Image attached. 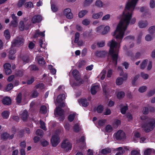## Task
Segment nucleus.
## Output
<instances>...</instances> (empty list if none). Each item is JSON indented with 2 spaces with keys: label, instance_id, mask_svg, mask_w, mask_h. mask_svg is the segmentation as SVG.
Returning <instances> with one entry per match:
<instances>
[{
  "label": "nucleus",
  "instance_id": "nucleus-1",
  "mask_svg": "<svg viewBox=\"0 0 155 155\" xmlns=\"http://www.w3.org/2000/svg\"><path fill=\"white\" fill-rule=\"evenodd\" d=\"M138 1V0H132L127 3L125 10L123 12L122 17L113 35L114 36L116 34L117 32H119L116 37L117 40L120 39L121 41L123 38L124 32L127 29L130 21L131 24H134L135 23V18H134L132 19L131 18L133 12Z\"/></svg>",
  "mask_w": 155,
  "mask_h": 155
},
{
  "label": "nucleus",
  "instance_id": "nucleus-2",
  "mask_svg": "<svg viewBox=\"0 0 155 155\" xmlns=\"http://www.w3.org/2000/svg\"><path fill=\"white\" fill-rule=\"evenodd\" d=\"M117 35L115 36L117 42L115 41L114 39H112L110 41H109L107 43V46L110 47L108 55H110L112 58V62L114 64L115 66L117 64V60L118 57V53L117 52V48L118 43L120 44V40H117L116 38ZM122 39H121L122 40ZM122 40H121V41Z\"/></svg>",
  "mask_w": 155,
  "mask_h": 155
},
{
  "label": "nucleus",
  "instance_id": "nucleus-3",
  "mask_svg": "<svg viewBox=\"0 0 155 155\" xmlns=\"http://www.w3.org/2000/svg\"><path fill=\"white\" fill-rule=\"evenodd\" d=\"M141 119L143 122L142 124V128L146 133H148L153 130L155 126V121L153 120L149 121V119L146 116L140 117Z\"/></svg>",
  "mask_w": 155,
  "mask_h": 155
},
{
  "label": "nucleus",
  "instance_id": "nucleus-4",
  "mask_svg": "<svg viewBox=\"0 0 155 155\" xmlns=\"http://www.w3.org/2000/svg\"><path fill=\"white\" fill-rule=\"evenodd\" d=\"M65 98V95L64 93L59 94L58 96L56 101L57 103L58 104L59 106L61 107H64L65 106V103L64 101Z\"/></svg>",
  "mask_w": 155,
  "mask_h": 155
},
{
  "label": "nucleus",
  "instance_id": "nucleus-5",
  "mask_svg": "<svg viewBox=\"0 0 155 155\" xmlns=\"http://www.w3.org/2000/svg\"><path fill=\"white\" fill-rule=\"evenodd\" d=\"M61 147L66 152L70 150L72 148V144L70 142L67 141V139L63 140L61 144Z\"/></svg>",
  "mask_w": 155,
  "mask_h": 155
},
{
  "label": "nucleus",
  "instance_id": "nucleus-6",
  "mask_svg": "<svg viewBox=\"0 0 155 155\" xmlns=\"http://www.w3.org/2000/svg\"><path fill=\"white\" fill-rule=\"evenodd\" d=\"M24 39L22 38L18 37L14 40L12 42V47L19 46L23 45Z\"/></svg>",
  "mask_w": 155,
  "mask_h": 155
},
{
  "label": "nucleus",
  "instance_id": "nucleus-7",
  "mask_svg": "<svg viewBox=\"0 0 155 155\" xmlns=\"http://www.w3.org/2000/svg\"><path fill=\"white\" fill-rule=\"evenodd\" d=\"M51 142L52 146L53 147H56L60 142V138L57 135H54L52 136Z\"/></svg>",
  "mask_w": 155,
  "mask_h": 155
},
{
  "label": "nucleus",
  "instance_id": "nucleus-8",
  "mask_svg": "<svg viewBox=\"0 0 155 155\" xmlns=\"http://www.w3.org/2000/svg\"><path fill=\"white\" fill-rule=\"evenodd\" d=\"M127 55L130 57V59L132 61H134L136 59L139 58L141 55L140 53L139 52H137L135 54V56L134 54L131 51H129L127 53Z\"/></svg>",
  "mask_w": 155,
  "mask_h": 155
},
{
  "label": "nucleus",
  "instance_id": "nucleus-9",
  "mask_svg": "<svg viewBox=\"0 0 155 155\" xmlns=\"http://www.w3.org/2000/svg\"><path fill=\"white\" fill-rule=\"evenodd\" d=\"M125 136V133L121 130H119L116 133L115 137L117 140H121L124 138Z\"/></svg>",
  "mask_w": 155,
  "mask_h": 155
},
{
  "label": "nucleus",
  "instance_id": "nucleus-10",
  "mask_svg": "<svg viewBox=\"0 0 155 155\" xmlns=\"http://www.w3.org/2000/svg\"><path fill=\"white\" fill-rule=\"evenodd\" d=\"M71 10L69 8H67L63 11L64 15H65L67 18L68 19H71L73 18V15L71 12Z\"/></svg>",
  "mask_w": 155,
  "mask_h": 155
},
{
  "label": "nucleus",
  "instance_id": "nucleus-11",
  "mask_svg": "<svg viewBox=\"0 0 155 155\" xmlns=\"http://www.w3.org/2000/svg\"><path fill=\"white\" fill-rule=\"evenodd\" d=\"M5 74L6 75H9L12 73L11 69V65L9 63H6L3 66Z\"/></svg>",
  "mask_w": 155,
  "mask_h": 155
},
{
  "label": "nucleus",
  "instance_id": "nucleus-12",
  "mask_svg": "<svg viewBox=\"0 0 155 155\" xmlns=\"http://www.w3.org/2000/svg\"><path fill=\"white\" fill-rule=\"evenodd\" d=\"M42 20V16L40 15H36L33 17L31 21L33 23L35 24L40 22Z\"/></svg>",
  "mask_w": 155,
  "mask_h": 155
},
{
  "label": "nucleus",
  "instance_id": "nucleus-13",
  "mask_svg": "<svg viewBox=\"0 0 155 155\" xmlns=\"http://www.w3.org/2000/svg\"><path fill=\"white\" fill-rule=\"evenodd\" d=\"M55 113L56 115L64 117V110L61 109V107L59 106L56 108L54 110Z\"/></svg>",
  "mask_w": 155,
  "mask_h": 155
},
{
  "label": "nucleus",
  "instance_id": "nucleus-14",
  "mask_svg": "<svg viewBox=\"0 0 155 155\" xmlns=\"http://www.w3.org/2000/svg\"><path fill=\"white\" fill-rule=\"evenodd\" d=\"M1 137L2 139L5 140L8 138H9V139H12L14 137V135L12 134L10 135L7 132H5L2 134Z\"/></svg>",
  "mask_w": 155,
  "mask_h": 155
},
{
  "label": "nucleus",
  "instance_id": "nucleus-15",
  "mask_svg": "<svg viewBox=\"0 0 155 155\" xmlns=\"http://www.w3.org/2000/svg\"><path fill=\"white\" fill-rule=\"evenodd\" d=\"M107 54V52L105 51H97L95 52V55L97 57L104 58Z\"/></svg>",
  "mask_w": 155,
  "mask_h": 155
},
{
  "label": "nucleus",
  "instance_id": "nucleus-16",
  "mask_svg": "<svg viewBox=\"0 0 155 155\" xmlns=\"http://www.w3.org/2000/svg\"><path fill=\"white\" fill-rule=\"evenodd\" d=\"M2 102L4 105L9 106L11 104V99L9 97H5L2 99Z\"/></svg>",
  "mask_w": 155,
  "mask_h": 155
},
{
  "label": "nucleus",
  "instance_id": "nucleus-17",
  "mask_svg": "<svg viewBox=\"0 0 155 155\" xmlns=\"http://www.w3.org/2000/svg\"><path fill=\"white\" fill-rule=\"evenodd\" d=\"M72 74L73 77L76 81H79L81 79H82L79 75V71L76 69L73 70Z\"/></svg>",
  "mask_w": 155,
  "mask_h": 155
},
{
  "label": "nucleus",
  "instance_id": "nucleus-18",
  "mask_svg": "<svg viewBox=\"0 0 155 155\" xmlns=\"http://www.w3.org/2000/svg\"><path fill=\"white\" fill-rule=\"evenodd\" d=\"M16 52V50L15 49L12 48H11L10 49L8 56L9 59L11 60H14L15 58V57L14 56V54Z\"/></svg>",
  "mask_w": 155,
  "mask_h": 155
},
{
  "label": "nucleus",
  "instance_id": "nucleus-19",
  "mask_svg": "<svg viewBox=\"0 0 155 155\" xmlns=\"http://www.w3.org/2000/svg\"><path fill=\"white\" fill-rule=\"evenodd\" d=\"M100 86L99 85H95L92 86L91 89V92L92 94L94 95L99 90Z\"/></svg>",
  "mask_w": 155,
  "mask_h": 155
},
{
  "label": "nucleus",
  "instance_id": "nucleus-20",
  "mask_svg": "<svg viewBox=\"0 0 155 155\" xmlns=\"http://www.w3.org/2000/svg\"><path fill=\"white\" fill-rule=\"evenodd\" d=\"M28 116V113L26 110H25L20 115L21 118L23 121L27 120Z\"/></svg>",
  "mask_w": 155,
  "mask_h": 155
},
{
  "label": "nucleus",
  "instance_id": "nucleus-21",
  "mask_svg": "<svg viewBox=\"0 0 155 155\" xmlns=\"http://www.w3.org/2000/svg\"><path fill=\"white\" fill-rule=\"evenodd\" d=\"M78 81V82H72L71 81L70 82V83L72 87H74L76 86H79L80 85L82 84H83L84 82V81L83 79H81V80Z\"/></svg>",
  "mask_w": 155,
  "mask_h": 155
},
{
  "label": "nucleus",
  "instance_id": "nucleus-22",
  "mask_svg": "<svg viewBox=\"0 0 155 155\" xmlns=\"http://www.w3.org/2000/svg\"><path fill=\"white\" fill-rule=\"evenodd\" d=\"M21 61L23 62V64H25L27 63H28L29 61V59L27 56L25 55H23L20 57Z\"/></svg>",
  "mask_w": 155,
  "mask_h": 155
},
{
  "label": "nucleus",
  "instance_id": "nucleus-23",
  "mask_svg": "<svg viewBox=\"0 0 155 155\" xmlns=\"http://www.w3.org/2000/svg\"><path fill=\"white\" fill-rule=\"evenodd\" d=\"M120 112L122 114H126V112L128 109V107L127 105L123 107V104H121L120 105Z\"/></svg>",
  "mask_w": 155,
  "mask_h": 155
},
{
  "label": "nucleus",
  "instance_id": "nucleus-24",
  "mask_svg": "<svg viewBox=\"0 0 155 155\" xmlns=\"http://www.w3.org/2000/svg\"><path fill=\"white\" fill-rule=\"evenodd\" d=\"M102 90L106 98H108L109 95V91L108 89L105 86L102 87Z\"/></svg>",
  "mask_w": 155,
  "mask_h": 155
},
{
  "label": "nucleus",
  "instance_id": "nucleus-25",
  "mask_svg": "<svg viewBox=\"0 0 155 155\" xmlns=\"http://www.w3.org/2000/svg\"><path fill=\"white\" fill-rule=\"evenodd\" d=\"M22 98V94L21 92H19L17 95L16 101L17 103L19 104L21 103Z\"/></svg>",
  "mask_w": 155,
  "mask_h": 155
},
{
  "label": "nucleus",
  "instance_id": "nucleus-26",
  "mask_svg": "<svg viewBox=\"0 0 155 155\" xmlns=\"http://www.w3.org/2000/svg\"><path fill=\"white\" fill-rule=\"evenodd\" d=\"M79 102H81V104L83 107H86L89 105L87 100L86 99L81 98L80 99Z\"/></svg>",
  "mask_w": 155,
  "mask_h": 155
},
{
  "label": "nucleus",
  "instance_id": "nucleus-27",
  "mask_svg": "<svg viewBox=\"0 0 155 155\" xmlns=\"http://www.w3.org/2000/svg\"><path fill=\"white\" fill-rule=\"evenodd\" d=\"M148 25V22L147 21H140L138 23L139 27L140 28H143L146 27Z\"/></svg>",
  "mask_w": 155,
  "mask_h": 155
},
{
  "label": "nucleus",
  "instance_id": "nucleus-28",
  "mask_svg": "<svg viewBox=\"0 0 155 155\" xmlns=\"http://www.w3.org/2000/svg\"><path fill=\"white\" fill-rule=\"evenodd\" d=\"M111 151L112 150L110 148L107 147L102 149L101 153L104 154H107L111 153Z\"/></svg>",
  "mask_w": 155,
  "mask_h": 155
},
{
  "label": "nucleus",
  "instance_id": "nucleus-29",
  "mask_svg": "<svg viewBox=\"0 0 155 155\" xmlns=\"http://www.w3.org/2000/svg\"><path fill=\"white\" fill-rule=\"evenodd\" d=\"M19 28L20 31H23L24 29L27 30L28 28H26L25 27V25L23 21H21L19 22Z\"/></svg>",
  "mask_w": 155,
  "mask_h": 155
},
{
  "label": "nucleus",
  "instance_id": "nucleus-30",
  "mask_svg": "<svg viewBox=\"0 0 155 155\" xmlns=\"http://www.w3.org/2000/svg\"><path fill=\"white\" fill-rule=\"evenodd\" d=\"M103 15L102 12H100L96 14H93L92 17L94 19H97L101 17Z\"/></svg>",
  "mask_w": 155,
  "mask_h": 155
},
{
  "label": "nucleus",
  "instance_id": "nucleus-31",
  "mask_svg": "<svg viewBox=\"0 0 155 155\" xmlns=\"http://www.w3.org/2000/svg\"><path fill=\"white\" fill-rule=\"evenodd\" d=\"M9 112L8 111L5 110L2 112L1 115L4 119H7L9 117Z\"/></svg>",
  "mask_w": 155,
  "mask_h": 155
},
{
  "label": "nucleus",
  "instance_id": "nucleus-32",
  "mask_svg": "<svg viewBox=\"0 0 155 155\" xmlns=\"http://www.w3.org/2000/svg\"><path fill=\"white\" fill-rule=\"evenodd\" d=\"M125 93L123 91H121L118 92L117 95V98L119 99H120L123 98L125 96Z\"/></svg>",
  "mask_w": 155,
  "mask_h": 155
},
{
  "label": "nucleus",
  "instance_id": "nucleus-33",
  "mask_svg": "<svg viewBox=\"0 0 155 155\" xmlns=\"http://www.w3.org/2000/svg\"><path fill=\"white\" fill-rule=\"evenodd\" d=\"M40 112L43 114H46L47 112V107L45 105H42L41 107Z\"/></svg>",
  "mask_w": 155,
  "mask_h": 155
},
{
  "label": "nucleus",
  "instance_id": "nucleus-34",
  "mask_svg": "<svg viewBox=\"0 0 155 155\" xmlns=\"http://www.w3.org/2000/svg\"><path fill=\"white\" fill-rule=\"evenodd\" d=\"M80 34L78 32H76L75 34V39L74 40V43H78V44L79 45V42H78L79 38L80 37Z\"/></svg>",
  "mask_w": 155,
  "mask_h": 155
},
{
  "label": "nucleus",
  "instance_id": "nucleus-35",
  "mask_svg": "<svg viewBox=\"0 0 155 155\" xmlns=\"http://www.w3.org/2000/svg\"><path fill=\"white\" fill-rule=\"evenodd\" d=\"M104 109V107L103 105H100L97 108V111L98 113H101Z\"/></svg>",
  "mask_w": 155,
  "mask_h": 155
},
{
  "label": "nucleus",
  "instance_id": "nucleus-36",
  "mask_svg": "<svg viewBox=\"0 0 155 155\" xmlns=\"http://www.w3.org/2000/svg\"><path fill=\"white\" fill-rule=\"evenodd\" d=\"M148 60L145 59L143 60L140 64V68L143 69L145 68L147 66V63L148 62Z\"/></svg>",
  "mask_w": 155,
  "mask_h": 155
},
{
  "label": "nucleus",
  "instance_id": "nucleus-37",
  "mask_svg": "<svg viewBox=\"0 0 155 155\" xmlns=\"http://www.w3.org/2000/svg\"><path fill=\"white\" fill-rule=\"evenodd\" d=\"M124 79L121 77H118L116 80V84L118 85H120L123 84Z\"/></svg>",
  "mask_w": 155,
  "mask_h": 155
},
{
  "label": "nucleus",
  "instance_id": "nucleus-38",
  "mask_svg": "<svg viewBox=\"0 0 155 155\" xmlns=\"http://www.w3.org/2000/svg\"><path fill=\"white\" fill-rule=\"evenodd\" d=\"M39 94V93L36 90L33 91L32 92L31 94V95L30 97L31 98H35L37 97Z\"/></svg>",
  "mask_w": 155,
  "mask_h": 155
},
{
  "label": "nucleus",
  "instance_id": "nucleus-39",
  "mask_svg": "<svg viewBox=\"0 0 155 155\" xmlns=\"http://www.w3.org/2000/svg\"><path fill=\"white\" fill-rule=\"evenodd\" d=\"M38 63L40 66H42L45 63V61L43 57L39 58L38 60Z\"/></svg>",
  "mask_w": 155,
  "mask_h": 155
},
{
  "label": "nucleus",
  "instance_id": "nucleus-40",
  "mask_svg": "<svg viewBox=\"0 0 155 155\" xmlns=\"http://www.w3.org/2000/svg\"><path fill=\"white\" fill-rule=\"evenodd\" d=\"M87 12V11L86 10L81 11L78 13V17L80 18L83 17Z\"/></svg>",
  "mask_w": 155,
  "mask_h": 155
},
{
  "label": "nucleus",
  "instance_id": "nucleus-41",
  "mask_svg": "<svg viewBox=\"0 0 155 155\" xmlns=\"http://www.w3.org/2000/svg\"><path fill=\"white\" fill-rule=\"evenodd\" d=\"M25 7L27 8H33V5L32 2H28L25 3Z\"/></svg>",
  "mask_w": 155,
  "mask_h": 155
},
{
  "label": "nucleus",
  "instance_id": "nucleus-42",
  "mask_svg": "<svg viewBox=\"0 0 155 155\" xmlns=\"http://www.w3.org/2000/svg\"><path fill=\"white\" fill-rule=\"evenodd\" d=\"M4 35L7 39H9L10 38V32L8 30H6L4 31Z\"/></svg>",
  "mask_w": 155,
  "mask_h": 155
},
{
  "label": "nucleus",
  "instance_id": "nucleus-43",
  "mask_svg": "<svg viewBox=\"0 0 155 155\" xmlns=\"http://www.w3.org/2000/svg\"><path fill=\"white\" fill-rule=\"evenodd\" d=\"M105 130L107 132H110L113 130V128L111 125L108 124L106 126Z\"/></svg>",
  "mask_w": 155,
  "mask_h": 155
},
{
  "label": "nucleus",
  "instance_id": "nucleus-44",
  "mask_svg": "<svg viewBox=\"0 0 155 155\" xmlns=\"http://www.w3.org/2000/svg\"><path fill=\"white\" fill-rule=\"evenodd\" d=\"M106 122V120L105 119L100 120L98 122V124L100 127H102L104 125Z\"/></svg>",
  "mask_w": 155,
  "mask_h": 155
},
{
  "label": "nucleus",
  "instance_id": "nucleus-45",
  "mask_svg": "<svg viewBox=\"0 0 155 155\" xmlns=\"http://www.w3.org/2000/svg\"><path fill=\"white\" fill-rule=\"evenodd\" d=\"M35 81L34 78L32 76L31 77L30 79L27 81L26 83L28 85H30L33 83Z\"/></svg>",
  "mask_w": 155,
  "mask_h": 155
},
{
  "label": "nucleus",
  "instance_id": "nucleus-46",
  "mask_svg": "<svg viewBox=\"0 0 155 155\" xmlns=\"http://www.w3.org/2000/svg\"><path fill=\"white\" fill-rule=\"evenodd\" d=\"M18 25L17 20H12L11 21L9 24L10 26H12L14 27H16Z\"/></svg>",
  "mask_w": 155,
  "mask_h": 155
},
{
  "label": "nucleus",
  "instance_id": "nucleus-47",
  "mask_svg": "<svg viewBox=\"0 0 155 155\" xmlns=\"http://www.w3.org/2000/svg\"><path fill=\"white\" fill-rule=\"evenodd\" d=\"M110 27L108 26H107L104 27V30L101 32V34L103 35L106 34L109 30Z\"/></svg>",
  "mask_w": 155,
  "mask_h": 155
},
{
  "label": "nucleus",
  "instance_id": "nucleus-48",
  "mask_svg": "<svg viewBox=\"0 0 155 155\" xmlns=\"http://www.w3.org/2000/svg\"><path fill=\"white\" fill-rule=\"evenodd\" d=\"M24 74L23 71L22 70H18L15 73V75L18 77H22Z\"/></svg>",
  "mask_w": 155,
  "mask_h": 155
},
{
  "label": "nucleus",
  "instance_id": "nucleus-49",
  "mask_svg": "<svg viewBox=\"0 0 155 155\" xmlns=\"http://www.w3.org/2000/svg\"><path fill=\"white\" fill-rule=\"evenodd\" d=\"M147 88V87L146 86H142L139 87L138 91L140 93H143L146 91Z\"/></svg>",
  "mask_w": 155,
  "mask_h": 155
},
{
  "label": "nucleus",
  "instance_id": "nucleus-50",
  "mask_svg": "<svg viewBox=\"0 0 155 155\" xmlns=\"http://www.w3.org/2000/svg\"><path fill=\"white\" fill-rule=\"evenodd\" d=\"M149 32L151 34H153L155 32V26L150 27L148 30Z\"/></svg>",
  "mask_w": 155,
  "mask_h": 155
},
{
  "label": "nucleus",
  "instance_id": "nucleus-51",
  "mask_svg": "<svg viewBox=\"0 0 155 155\" xmlns=\"http://www.w3.org/2000/svg\"><path fill=\"white\" fill-rule=\"evenodd\" d=\"M26 0H19L17 6L18 7H21L24 4Z\"/></svg>",
  "mask_w": 155,
  "mask_h": 155
},
{
  "label": "nucleus",
  "instance_id": "nucleus-52",
  "mask_svg": "<svg viewBox=\"0 0 155 155\" xmlns=\"http://www.w3.org/2000/svg\"><path fill=\"white\" fill-rule=\"evenodd\" d=\"M64 87L63 85H60L58 87L57 90L59 93H63L64 91Z\"/></svg>",
  "mask_w": 155,
  "mask_h": 155
},
{
  "label": "nucleus",
  "instance_id": "nucleus-53",
  "mask_svg": "<svg viewBox=\"0 0 155 155\" xmlns=\"http://www.w3.org/2000/svg\"><path fill=\"white\" fill-rule=\"evenodd\" d=\"M36 134L40 137H42L43 134V131L41 129H38L36 132Z\"/></svg>",
  "mask_w": 155,
  "mask_h": 155
},
{
  "label": "nucleus",
  "instance_id": "nucleus-54",
  "mask_svg": "<svg viewBox=\"0 0 155 155\" xmlns=\"http://www.w3.org/2000/svg\"><path fill=\"white\" fill-rule=\"evenodd\" d=\"M106 71L105 70H103L101 73V80H103L105 78Z\"/></svg>",
  "mask_w": 155,
  "mask_h": 155
},
{
  "label": "nucleus",
  "instance_id": "nucleus-55",
  "mask_svg": "<svg viewBox=\"0 0 155 155\" xmlns=\"http://www.w3.org/2000/svg\"><path fill=\"white\" fill-rule=\"evenodd\" d=\"M51 9L54 12H56L58 10V8L54 4H51Z\"/></svg>",
  "mask_w": 155,
  "mask_h": 155
},
{
  "label": "nucleus",
  "instance_id": "nucleus-56",
  "mask_svg": "<svg viewBox=\"0 0 155 155\" xmlns=\"http://www.w3.org/2000/svg\"><path fill=\"white\" fill-rule=\"evenodd\" d=\"M75 116L74 114H71L69 115L68 117V120L70 122H72L74 119Z\"/></svg>",
  "mask_w": 155,
  "mask_h": 155
},
{
  "label": "nucleus",
  "instance_id": "nucleus-57",
  "mask_svg": "<svg viewBox=\"0 0 155 155\" xmlns=\"http://www.w3.org/2000/svg\"><path fill=\"white\" fill-rule=\"evenodd\" d=\"M95 5L98 7H101L103 6V3L101 0H97L95 2Z\"/></svg>",
  "mask_w": 155,
  "mask_h": 155
},
{
  "label": "nucleus",
  "instance_id": "nucleus-58",
  "mask_svg": "<svg viewBox=\"0 0 155 155\" xmlns=\"http://www.w3.org/2000/svg\"><path fill=\"white\" fill-rule=\"evenodd\" d=\"M74 131L76 133L80 131L79 126L77 124H75L73 127Z\"/></svg>",
  "mask_w": 155,
  "mask_h": 155
},
{
  "label": "nucleus",
  "instance_id": "nucleus-59",
  "mask_svg": "<svg viewBox=\"0 0 155 155\" xmlns=\"http://www.w3.org/2000/svg\"><path fill=\"white\" fill-rule=\"evenodd\" d=\"M152 149H147L144 152V155H150Z\"/></svg>",
  "mask_w": 155,
  "mask_h": 155
},
{
  "label": "nucleus",
  "instance_id": "nucleus-60",
  "mask_svg": "<svg viewBox=\"0 0 155 155\" xmlns=\"http://www.w3.org/2000/svg\"><path fill=\"white\" fill-rule=\"evenodd\" d=\"M149 5L151 8H154L155 7V1L154 0H150Z\"/></svg>",
  "mask_w": 155,
  "mask_h": 155
},
{
  "label": "nucleus",
  "instance_id": "nucleus-61",
  "mask_svg": "<svg viewBox=\"0 0 155 155\" xmlns=\"http://www.w3.org/2000/svg\"><path fill=\"white\" fill-rule=\"evenodd\" d=\"M13 88V86L12 84L10 83L8 84L6 87V90L8 91L12 89Z\"/></svg>",
  "mask_w": 155,
  "mask_h": 155
},
{
  "label": "nucleus",
  "instance_id": "nucleus-62",
  "mask_svg": "<svg viewBox=\"0 0 155 155\" xmlns=\"http://www.w3.org/2000/svg\"><path fill=\"white\" fill-rule=\"evenodd\" d=\"M90 22V21L87 19H85L82 21V24L86 26L89 25Z\"/></svg>",
  "mask_w": 155,
  "mask_h": 155
},
{
  "label": "nucleus",
  "instance_id": "nucleus-63",
  "mask_svg": "<svg viewBox=\"0 0 155 155\" xmlns=\"http://www.w3.org/2000/svg\"><path fill=\"white\" fill-rule=\"evenodd\" d=\"M141 76L143 79L145 80L147 79L149 77V75L148 74H145L143 72H142L141 73Z\"/></svg>",
  "mask_w": 155,
  "mask_h": 155
},
{
  "label": "nucleus",
  "instance_id": "nucleus-64",
  "mask_svg": "<svg viewBox=\"0 0 155 155\" xmlns=\"http://www.w3.org/2000/svg\"><path fill=\"white\" fill-rule=\"evenodd\" d=\"M130 154L131 155H141L138 151L135 150H132Z\"/></svg>",
  "mask_w": 155,
  "mask_h": 155
}]
</instances>
